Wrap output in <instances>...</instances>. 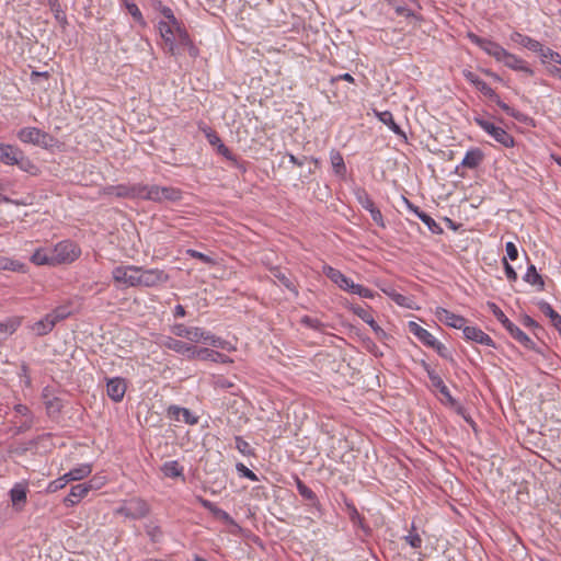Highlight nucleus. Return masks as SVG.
Listing matches in <instances>:
<instances>
[{"instance_id":"obj_10","label":"nucleus","mask_w":561,"mask_h":561,"mask_svg":"<svg viewBox=\"0 0 561 561\" xmlns=\"http://www.w3.org/2000/svg\"><path fill=\"white\" fill-rule=\"evenodd\" d=\"M139 266L119 265L114 267L112 276L115 283L123 284L127 287H138Z\"/></svg>"},{"instance_id":"obj_13","label":"nucleus","mask_w":561,"mask_h":561,"mask_svg":"<svg viewBox=\"0 0 561 561\" xmlns=\"http://www.w3.org/2000/svg\"><path fill=\"white\" fill-rule=\"evenodd\" d=\"M348 309L371 328L378 340L386 341L389 337V334L374 320L373 316L363 307L351 305Z\"/></svg>"},{"instance_id":"obj_33","label":"nucleus","mask_w":561,"mask_h":561,"mask_svg":"<svg viewBox=\"0 0 561 561\" xmlns=\"http://www.w3.org/2000/svg\"><path fill=\"white\" fill-rule=\"evenodd\" d=\"M20 317H10L4 321H0V341L12 335L21 325Z\"/></svg>"},{"instance_id":"obj_23","label":"nucleus","mask_w":561,"mask_h":561,"mask_svg":"<svg viewBox=\"0 0 561 561\" xmlns=\"http://www.w3.org/2000/svg\"><path fill=\"white\" fill-rule=\"evenodd\" d=\"M107 396L114 401L119 402L123 400L126 392V383L123 378H112L106 383Z\"/></svg>"},{"instance_id":"obj_59","label":"nucleus","mask_w":561,"mask_h":561,"mask_svg":"<svg viewBox=\"0 0 561 561\" xmlns=\"http://www.w3.org/2000/svg\"><path fill=\"white\" fill-rule=\"evenodd\" d=\"M422 222L426 225L432 233L439 234L443 232V228L428 214L422 220Z\"/></svg>"},{"instance_id":"obj_36","label":"nucleus","mask_w":561,"mask_h":561,"mask_svg":"<svg viewBox=\"0 0 561 561\" xmlns=\"http://www.w3.org/2000/svg\"><path fill=\"white\" fill-rule=\"evenodd\" d=\"M345 510L354 527H358L363 529L365 533L369 531V528L365 525L364 517L359 514V512L352 502H345Z\"/></svg>"},{"instance_id":"obj_53","label":"nucleus","mask_w":561,"mask_h":561,"mask_svg":"<svg viewBox=\"0 0 561 561\" xmlns=\"http://www.w3.org/2000/svg\"><path fill=\"white\" fill-rule=\"evenodd\" d=\"M46 411L48 415H55L58 414L62 409V402L57 397H51V399L46 400L44 402Z\"/></svg>"},{"instance_id":"obj_17","label":"nucleus","mask_w":561,"mask_h":561,"mask_svg":"<svg viewBox=\"0 0 561 561\" xmlns=\"http://www.w3.org/2000/svg\"><path fill=\"white\" fill-rule=\"evenodd\" d=\"M436 318L444 322L446 325L454 329H461L463 331V327H466L467 319L462 316L456 314L443 307H437L435 310Z\"/></svg>"},{"instance_id":"obj_2","label":"nucleus","mask_w":561,"mask_h":561,"mask_svg":"<svg viewBox=\"0 0 561 561\" xmlns=\"http://www.w3.org/2000/svg\"><path fill=\"white\" fill-rule=\"evenodd\" d=\"M468 38L486 55L493 57L495 61L503 64L508 69L516 72H523L529 77L534 76L535 71L525 59L508 51L499 43L490 38L481 37L474 33H468Z\"/></svg>"},{"instance_id":"obj_56","label":"nucleus","mask_w":561,"mask_h":561,"mask_svg":"<svg viewBox=\"0 0 561 561\" xmlns=\"http://www.w3.org/2000/svg\"><path fill=\"white\" fill-rule=\"evenodd\" d=\"M186 253H187V255H190L191 257H193V259H197V260L202 261V262H203V263H205V264H214V263H215V261H214V259H213V257H210L209 255L204 254V253H202V252H199V251H197V250L188 249V250L186 251Z\"/></svg>"},{"instance_id":"obj_51","label":"nucleus","mask_w":561,"mask_h":561,"mask_svg":"<svg viewBox=\"0 0 561 561\" xmlns=\"http://www.w3.org/2000/svg\"><path fill=\"white\" fill-rule=\"evenodd\" d=\"M300 323L306 328L312 329L318 332H322L324 330V323H322L319 319L312 318L310 316H304L300 319Z\"/></svg>"},{"instance_id":"obj_9","label":"nucleus","mask_w":561,"mask_h":561,"mask_svg":"<svg viewBox=\"0 0 561 561\" xmlns=\"http://www.w3.org/2000/svg\"><path fill=\"white\" fill-rule=\"evenodd\" d=\"M169 274L160 268H144L139 266L138 287H157L168 283Z\"/></svg>"},{"instance_id":"obj_25","label":"nucleus","mask_w":561,"mask_h":561,"mask_svg":"<svg viewBox=\"0 0 561 561\" xmlns=\"http://www.w3.org/2000/svg\"><path fill=\"white\" fill-rule=\"evenodd\" d=\"M510 38L513 43L518 44L533 53L537 54L538 50H541V43L528 35H524L519 32H513Z\"/></svg>"},{"instance_id":"obj_50","label":"nucleus","mask_w":561,"mask_h":561,"mask_svg":"<svg viewBox=\"0 0 561 561\" xmlns=\"http://www.w3.org/2000/svg\"><path fill=\"white\" fill-rule=\"evenodd\" d=\"M73 478L76 481H80L87 477H89L92 472L91 463H80L77 467L71 469Z\"/></svg>"},{"instance_id":"obj_29","label":"nucleus","mask_w":561,"mask_h":561,"mask_svg":"<svg viewBox=\"0 0 561 561\" xmlns=\"http://www.w3.org/2000/svg\"><path fill=\"white\" fill-rule=\"evenodd\" d=\"M375 115L378 117V119L388 126V128L394 133L397 136L402 137L403 139H407L405 133L402 130V128L394 122L393 115L389 111L378 112L374 111Z\"/></svg>"},{"instance_id":"obj_16","label":"nucleus","mask_w":561,"mask_h":561,"mask_svg":"<svg viewBox=\"0 0 561 561\" xmlns=\"http://www.w3.org/2000/svg\"><path fill=\"white\" fill-rule=\"evenodd\" d=\"M424 369L427 374V377L434 388H436L439 393L450 403L455 404L456 400L451 396L448 387L445 385L442 377L426 363H423Z\"/></svg>"},{"instance_id":"obj_19","label":"nucleus","mask_w":561,"mask_h":561,"mask_svg":"<svg viewBox=\"0 0 561 561\" xmlns=\"http://www.w3.org/2000/svg\"><path fill=\"white\" fill-rule=\"evenodd\" d=\"M462 333H463L465 339L468 341H472V342H476L478 344L485 345V346H491V347L495 346V343L492 340V337L489 334L484 333L478 327L466 325V327H463Z\"/></svg>"},{"instance_id":"obj_28","label":"nucleus","mask_w":561,"mask_h":561,"mask_svg":"<svg viewBox=\"0 0 561 561\" xmlns=\"http://www.w3.org/2000/svg\"><path fill=\"white\" fill-rule=\"evenodd\" d=\"M463 77L468 82L473 84L476 89H478L485 96H495V91L482 79L479 78L472 71L466 70L463 71Z\"/></svg>"},{"instance_id":"obj_18","label":"nucleus","mask_w":561,"mask_h":561,"mask_svg":"<svg viewBox=\"0 0 561 561\" xmlns=\"http://www.w3.org/2000/svg\"><path fill=\"white\" fill-rule=\"evenodd\" d=\"M167 416L173 421H182L188 425L197 424L199 419L197 415H194L188 409L175 404H172L167 409Z\"/></svg>"},{"instance_id":"obj_40","label":"nucleus","mask_w":561,"mask_h":561,"mask_svg":"<svg viewBox=\"0 0 561 561\" xmlns=\"http://www.w3.org/2000/svg\"><path fill=\"white\" fill-rule=\"evenodd\" d=\"M524 280L533 286H537L539 290H543L545 282L542 276L537 272L536 266L530 264L524 275Z\"/></svg>"},{"instance_id":"obj_41","label":"nucleus","mask_w":561,"mask_h":561,"mask_svg":"<svg viewBox=\"0 0 561 561\" xmlns=\"http://www.w3.org/2000/svg\"><path fill=\"white\" fill-rule=\"evenodd\" d=\"M183 467L176 460L165 461L162 467V473L168 478H180L184 480Z\"/></svg>"},{"instance_id":"obj_6","label":"nucleus","mask_w":561,"mask_h":561,"mask_svg":"<svg viewBox=\"0 0 561 561\" xmlns=\"http://www.w3.org/2000/svg\"><path fill=\"white\" fill-rule=\"evenodd\" d=\"M474 123L483 129L488 135H490L495 141L501 144L502 146L506 148H511L514 146V138L513 136L507 133L504 128L494 125L492 122L478 116L474 117Z\"/></svg>"},{"instance_id":"obj_38","label":"nucleus","mask_w":561,"mask_h":561,"mask_svg":"<svg viewBox=\"0 0 561 561\" xmlns=\"http://www.w3.org/2000/svg\"><path fill=\"white\" fill-rule=\"evenodd\" d=\"M10 499L14 506L25 504L27 499V486L23 483H15L10 490Z\"/></svg>"},{"instance_id":"obj_48","label":"nucleus","mask_w":561,"mask_h":561,"mask_svg":"<svg viewBox=\"0 0 561 561\" xmlns=\"http://www.w3.org/2000/svg\"><path fill=\"white\" fill-rule=\"evenodd\" d=\"M205 339H203V343L208 344L213 347L217 348H227L228 342L219 336L211 334L210 332L205 330L204 333Z\"/></svg>"},{"instance_id":"obj_55","label":"nucleus","mask_w":561,"mask_h":561,"mask_svg":"<svg viewBox=\"0 0 561 561\" xmlns=\"http://www.w3.org/2000/svg\"><path fill=\"white\" fill-rule=\"evenodd\" d=\"M236 448L244 456L253 455V449L250 444L240 436H236Z\"/></svg>"},{"instance_id":"obj_58","label":"nucleus","mask_w":561,"mask_h":561,"mask_svg":"<svg viewBox=\"0 0 561 561\" xmlns=\"http://www.w3.org/2000/svg\"><path fill=\"white\" fill-rule=\"evenodd\" d=\"M204 134L206 139L213 147L217 148L222 142L219 135L211 128L204 129Z\"/></svg>"},{"instance_id":"obj_4","label":"nucleus","mask_w":561,"mask_h":561,"mask_svg":"<svg viewBox=\"0 0 561 561\" xmlns=\"http://www.w3.org/2000/svg\"><path fill=\"white\" fill-rule=\"evenodd\" d=\"M488 308L496 318V320L504 327V329L510 333V335L520 343L527 350H535V342L523 332L515 323H513L501 310V308L494 302H488Z\"/></svg>"},{"instance_id":"obj_12","label":"nucleus","mask_w":561,"mask_h":561,"mask_svg":"<svg viewBox=\"0 0 561 561\" xmlns=\"http://www.w3.org/2000/svg\"><path fill=\"white\" fill-rule=\"evenodd\" d=\"M171 333L174 334L175 336L186 339L192 343H199L203 342V339H205V330L203 328L187 327L183 323H174L171 327Z\"/></svg>"},{"instance_id":"obj_54","label":"nucleus","mask_w":561,"mask_h":561,"mask_svg":"<svg viewBox=\"0 0 561 561\" xmlns=\"http://www.w3.org/2000/svg\"><path fill=\"white\" fill-rule=\"evenodd\" d=\"M351 293L367 299H373L375 297V293L371 289L355 283Z\"/></svg>"},{"instance_id":"obj_35","label":"nucleus","mask_w":561,"mask_h":561,"mask_svg":"<svg viewBox=\"0 0 561 561\" xmlns=\"http://www.w3.org/2000/svg\"><path fill=\"white\" fill-rule=\"evenodd\" d=\"M55 328L54 322L48 314H45L41 320L34 322L30 329L36 336H44L50 333Z\"/></svg>"},{"instance_id":"obj_30","label":"nucleus","mask_w":561,"mask_h":561,"mask_svg":"<svg viewBox=\"0 0 561 561\" xmlns=\"http://www.w3.org/2000/svg\"><path fill=\"white\" fill-rule=\"evenodd\" d=\"M484 154L479 148L468 150L460 163V167L467 169H476L483 161ZM459 169V165L456 168Z\"/></svg>"},{"instance_id":"obj_62","label":"nucleus","mask_w":561,"mask_h":561,"mask_svg":"<svg viewBox=\"0 0 561 561\" xmlns=\"http://www.w3.org/2000/svg\"><path fill=\"white\" fill-rule=\"evenodd\" d=\"M504 272L510 282H516L518 276L514 267L507 262L506 257H503Z\"/></svg>"},{"instance_id":"obj_46","label":"nucleus","mask_w":561,"mask_h":561,"mask_svg":"<svg viewBox=\"0 0 561 561\" xmlns=\"http://www.w3.org/2000/svg\"><path fill=\"white\" fill-rule=\"evenodd\" d=\"M213 386L216 389H222V390H231L232 394H237L236 391V385L231 380L225 378L224 376H217L213 380Z\"/></svg>"},{"instance_id":"obj_14","label":"nucleus","mask_w":561,"mask_h":561,"mask_svg":"<svg viewBox=\"0 0 561 561\" xmlns=\"http://www.w3.org/2000/svg\"><path fill=\"white\" fill-rule=\"evenodd\" d=\"M162 345L168 350H171L180 355L185 356L188 359H195L197 347L190 343L183 342L171 336H167L162 341Z\"/></svg>"},{"instance_id":"obj_47","label":"nucleus","mask_w":561,"mask_h":561,"mask_svg":"<svg viewBox=\"0 0 561 561\" xmlns=\"http://www.w3.org/2000/svg\"><path fill=\"white\" fill-rule=\"evenodd\" d=\"M126 10L128 13L134 18L135 21H137L141 25H146L145 19L142 16L141 11L139 10L138 5L129 0H123Z\"/></svg>"},{"instance_id":"obj_22","label":"nucleus","mask_w":561,"mask_h":561,"mask_svg":"<svg viewBox=\"0 0 561 561\" xmlns=\"http://www.w3.org/2000/svg\"><path fill=\"white\" fill-rule=\"evenodd\" d=\"M296 481V488L298 493L309 502V505L317 511L319 514H322V505L320 504L317 494L307 486L302 480H300L298 477L295 479Z\"/></svg>"},{"instance_id":"obj_45","label":"nucleus","mask_w":561,"mask_h":561,"mask_svg":"<svg viewBox=\"0 0 561 561\" xmlns=\"http://www.w3.org/2000/svg\"><path fill=\"white\" fill-rule=\"evenodd\" d=\"M537 54L539 55L542 64H546L547 60L549 59L551 61H554L556 64L561 65V55L549 47H545L542 44L541 50H538Z\"/></svg>"},{"instance_id":"obj_31","label":"nucleus","mask_w":561,"mask_h":561,"mask_svg":"<svg viewBox=\"0 0 561 561\" xmlns=\"http://www.w3.org/2000/svg\"><path fill=\"white\" fill-rule=\"evenodd\" d=\"M537 306L539 310L549 318L551 324L556 328L561 336V316L552 308L549 302L545 300H540Z\"/></svg>"},{"instance_id":"obj_42","label":"nucleus","mask_w":561,"mask_h":561,"mask_svg":"<svg viewBox=\"0 0 561 561\" xmlns=\"http://www.w3.org/2000/svg\"><path fill=\"white\" fill-rule=\"evenodd\" d=\"M47 4L50 11L54 13V18L61 27L68 25L66 12L62 10L59 0H47Z\"/></svg>"},{"instance_id":"obj_64","label":"nucleus","mask_w":561,"mask_h":561,"mask_svg":"<svg viewBox=\"0 0 561 561\" xmlns=\"http://www.w3.org/2000/svg\"><path fill=\"white\" fill-rule=\"evenodd\" d=\"M65 486H66V484L64 483L62 479L59 477L48 483L46 491L48 493H55V492L64 489Z\"/></svg>"},{"instance_id":"obj_8","label":"nucleus","mask_w":561,"mask_h":561,"mask_svg":"<svg viewBox=\"0 0 561 561\" xmlns=\"http://www.w3.org/2000/svg\"><path fill=\"white\" fill-rule=\"evenodd\" d=\"M18 138L24 144H32L48 148L53 144V136L37 127H23L18 131Z\"/></svg>"},{"instance_id":"obj_49","label":"nucleus","mask_w":561,"mask_h":561,"mask_svg":"<svg viewBox=\"0 0 561 561\" xmlns=\"http://www.w3.org/2000/svg\"><path fill=\"white\" fill-rule=\"evenodd\" d=\"M54 324L56 325L58 322L67 319L70 316V310L68 307L59 306L55 309H53L49 313H47Z\"/></svg>"},{"instance_id":"obj_15","label":"nucleus","mask_w":561,"mask_h":561,"mask_svg":"<svg viewBox=\"0 0 561 561\" xmlns=\"http://www.w3.org/2000/svg\"><path fill=\"white\" fill-rule=\"evenodd\" d=\"M322 272L339 288L347 293L352 291L354 282L350 277L344 275L340 270L334 268L330 265H324Z\"/></svg>"},{"instance_id":"obj_5","label":"nucleus","mask_w":561,"mask_h":561,"mask_svg":"<svg viewBox=\"0 0 561 561\" xmlns=\"http://www.w3.org/2000/svg\"><path fill=\"white\" fill-rule=\"evenodd\" d=\"M115 514L131 520L145 518L149 514V505L139 497L124 501L115 511Z\"/></svg>"},{"instance_id":"obj_26","label":"nucleus","mask_w":561,"mask_h":561,"mask_svg":"<svg viewBox=\"0 0 561 561\" xmlns=\"http://www.w3.org/2000/svg\"><path fill=\"white\" fill-rule=\"evenodd\" d=\"M409 331L419 339L421 343H423L425 346L431 347V345L434 344L436 337L428 332L426 329L421 327L414 321H410L409 324Z\"/></svg>"},{"instance_id":"obj_24","label":"nucleus","mask_w":561,"mask_h":561,"mask_svg":"<svg viewBox=\"0 0 561 561\" xmlns=\"http://www.w3.org/2000/svg\"><path fill=\"white\" fill-rule=\"evenodd\" d=\"M195 358L202 359V360H210L214 363H221V364H230L232 363V359L217 351L210 350V348H197Z\"/></svg>"},{"instance_id":"obj_34","label":"nucleus","mask_w":561,"mask_h":561,"mask_svg":"<svg viewBox=\"0 0 561 561\" xmlns=\"http://www.w3.org/2000/svg\"><path fill=\"white\" fill-rule=\"evenodd\" d=\"M20 150L21 149L15 146L0 144V162L7 165H14L16 157L20 154Z\"/></svg>"},{"instance_id":"obj_43","label":"nucleus","mask_w":561,"mask_h":561,"mask_svg":"<svg viewBox=\"0 0 561 561\" xmlns=\"http://www.w3.org/2000/svg\"><path fill=\"white\" fill-rule=\"evenodd\" d=\"M26 265L18 260L0 256V271L26 273Z\"/></svg>"},{"instance_id":"obj_39","label":"nucleus","mask_w":561,"mask_h":561,"mask_svg":"<svg viewBox=\"0 0 561 561\" xmlns=\"http://www.w3.org/2000/svg\"><path fill=\"white\" fill-rule=\"evenodd\" d=\"M330 161L334 173L337 176L344 178L346 174V165L342 154L337 150L332 149L330 152Z\"/></svg>"},{"instance_id":"obj_60","label":"nucleus","mask_w":561,"mask_h":561,"mask_svg":"<svg viewBox=\"0 0 561 561\" xmlns=\"http://www.w3.org/2000/svg\"><path fill=\"white\" fill-rule=\"evenodd\" d=\"M431 348L435 350L436 353L445 359L451 358L450 352L448 351V348L442 342H439L437 339L435 340L434 344L431 345Z\"/></svg>"},{"instance_id":"obj_32","label":"nucleus","mask_w":561,"mask_h":561,"mask_svg":"<svg viewBox=\"0 0 561 561\" xmlns=\"http://www.w3.org/2000/svg\"><path fill=\"white\" fill-rule=\"evenodd\" d=\"M272 276L279 282L280 285H283L285 288H287L290 293L294 294L295 297L299 295L298 288L293 282V279L283 272L279 267H272L271 268Z\"/></svg>"},{"instance_id":"obj_7","label":"nucleus","mask_w":561,"mask_h":561,"mask_svg":"<svg viewBox=\"0 0 561 561\" xmlns=\"http://www.w3.org/2000/svg\"><path fill=\"white\" fill-rule=\"evenodd\" d=\"M53 249L55 266L59 264L72 263L80 254V248L69 240L58 242Z\"/></svg>"},{"instance_id":"obj_44","label":"nucleus","mask_w":561,"mask_h":561,"mask_svg":"<svg viewBox=\"0 0 561 561\" xmlns=\"http://www.w3.org/2000/svg\"><path fill=\"white\" fill-rule=\"evenodd\" d=\"M14 165H18L22 171L32 175H35L38 171L37 167L27 157L24 156L22 150H20V154H18Z\"/></svg>"},{"instance_id":"obj_37","label":"nucleus","mask_w":561,"mask_h":561,"mask_svg":"<svg viewBox=\"0 0 561 561\" xmlns=\"http://www.w3.org/2000/svg\"><path fill=\"white\" fill-rule=\"evenodd\" d=\"M489 99H491L493 102H495L497 104V106L503 110L508 116L519 121V122H525L527 116L525 114H523L522 112L511 107L508 104H506L505 102H503L499 94L495 92V96H489Z\"/></svg>"},{"instance_id":"obj_61","label":"nucleus","mask_w":561,"mask_h":561,"mask_svg":"<svg viewBox=\"0 0 561 561\" xmlns=\"http://www.w3.org/2000/svg\"><path fill=\"white\" fill-rule=\"evenodd\" d=\"M364 344H365L366 350L374 356H376V357L383 356V353L379 350V347L376 345V343L371 339H369V337L365 339Z\"/></svg>"},{"instance_id":"obj_57","label":"nucleus","mask_w":561,"mask_h":561,"mask_svg":"<svg viewBox=\"0 0 561 561\" xmlns=\"http://www.w3.org/2000/svg\"><path fill=\"white\" fill-rule=\"evenodd\" d=\"M237 471L244 478L251 480V481H259L257 476L250 470L248 467H245L243 463L239 462L236 466Z\"/></svg>"},{"instance_id":"obj_52","label":"nucleus","mask_w":561,"mask_h":561,"mask_svg":"<svg viewBox=\"0 0 561 561\" xmlns=\"http://www.w3.org/2000/svg\"><path fill=\"white\" fill-rule=\"evenodd\" d=\"M404 540L414 549H420L422 547L423 540L421 536L416 533L414 524H412V528L409 531V534L404 536Z\"/></svg>"},{"instance_id":"obj_21","label":"nucleus","mask_w":561,"mask_h":561,"mask_svg":"<svg viewBox=\"0 0 561 561\" xmlns=\"http://www.w3.org/2000/svg\"><path fill=\"white\" fill-rule=\"evenodd\" d=\"M160 13L168 20V21H165L167 23H171L175 27L178 35L180 37L181 44L191 45V38H190L187 31L181 26V23L175 18L172 9L164 5L163 8H161Z\"/></svg>"},{"instance_id":"obj_11","label":"nucleus","mask_w":561,"mask_h":561,"mask_svg":"<svg viewBox=\"0 0 561 561\" xmlns=\"http://www.w3.org/2000/svg\"><path fill=\"white\" fill-rule=\"evenodd\" d=\"M355 196L359 205L370 214L374 222L379 227H385L383 216L379 208L376 207L367 191L365 188L358 187L355 191Z\"/></svg>"},{"instance_id":"obj_63","label":"nucleus","mask_w":561,"mask_h":561,"mask_svg":"<svg viewBox=\"0 0 561 561\" xmlns=\"http://www.w3.org/2000/svg\"><path fill=\"white\" fill-rule=\"evenodd\" d=\"M506 260L515 261L518 257V249L514 242H506L505 244Z\"/></svg>"},{"instance_id":"obj_3","label":"nucleus","mask_w":561,"mask_h":561,"mask_svg":"<svg viewBox=\"0 0 561 561\" xmlns=\"http://www.w3.org/2000/svg\"><path fill=\"white\" fill-rule=\"evenodd\" d=\"M160 35L164 42L167 51L172 56H179L183 49L188 48L190 54L195 56L197 53L196 47L191 42V45L181 44L180 37L175 27L171 23L160 21L158 24Z\"/></svg>"},{"instance_id":"obj_27","label":"nucleus","mask_w":561,"mask_h":561,"mask_svg":"<svg viewBox=\"0 0 561 561\" xmlns=\"http://www.w3.org/2000/svg\"><path fill=\"white\" fill-rule=\"evenodd\" d=\"M30 261L35 265H49L55 266L53 249L51 248H38L32 254Z\"/></svg>"},{"instance_id":"obj_1","label":"nucleus","mask_w":561,"mask_h":561,"mask_svg":"<svg viewBox=\"0 0 561 561\" xmlns=\"http://www.w3.org/2000/svg\"><path fill=\"white\" fill-rule=\"evenodd\" d=\"M104 193L122 198H141L156 203L176 202L182 197L181 190L176 187L141 183L110 185L104 188Z\"/></svg>"},{"instance_id":"obj_20","label":"nucleus","mask_w":561,"mask_h":561,"mask_svg":"<svg viewBox=\"0 0 561 561\" xmlns=\"http://www.w3.org/2000/svg\"><path fill=\"white\" fill-rule=\"evenodd\" d=\"M93 489L92 481L85 483H79L70 489V493L64 499V503L67 507L76 505L81 499L85 497L88 493Z\"/></svg>"}]
</instances>
